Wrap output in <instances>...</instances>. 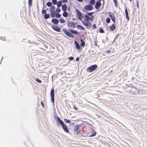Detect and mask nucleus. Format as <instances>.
Segmentation results:
<instances>
[{
	"mask_svg": "<svg viewBox=\"0 0 147 147\" xmlns=\"http://www.w3.org/2000/svg\"><path fill=\"white\" fill-rule=\"evenodd\" d=\"M62 31L66 36L72 38L74 37V34L77 35L79 33L77 30L72 29H67L63 28L62 29Z\"/></svg>",
	"mask_w": 147,
	"mask_h": 147,
	"instance_id": "nucleus-1",
	"label": "nucleus"
},
{
	"mask_svg": "<svg viewBox=\"0 0 147 147\" xmlns=\"http://www.w3.org/2000/svg\"><path fill=\"white\" fill-rule=\"evenodd\" d=\"M85 40L82 39H80V40L81 42L80 43V45H79V43L76 40L74 41V43H75L76 49L79 51L81 50L80 46L83 48L84 47L85 45V42L84 41Z\"/></svg>",
	"mask_w": 147,
	"mask_h": 147,
	"instance_id": "nucleus-2",
	"label": "nucleus"
},
{
	"mask_svg": "<svg viewBox=\"0 0 147 147\" xmlns=\"http://www.w3.org/2000/svg\"><path fill=\"white\" fill-rule=\"evenodd\" d=\"M98 65L96 64H94L89 66L86 69V71L89 73H92L96 70L98 68Z\"/></svg>",
	"mask_w": 147,
	"mask_h": 147,
	"instance_id": "nucleus-3",
	"label": "nucleus"
},
{
	"mask_svg": "<svg viewBox=\"0 0 147 147\" xmlns=\"http://www.w3.org/2000/svg\"><path fill=\"white\" fill-rule=\"evenodd\" d=\"M46 21L47 24L49 25H52L51 28L57 32H61V28L59 26V27H58L57 25H53L51 23H48L47 20H46Z\"/></svg>",
	"mask_w": 147,
	"mask_h": 147,
	"instance_id": "nucleus-4",
	"label": "nucleus"
},
{
	"mask_svg": "<svg viewBox=\"0 0 147 147\" xmlns=\"http://www.w3.org/2000/svg\"><path fill=\"white\" fill-rule=\"evenodd\" d=\"M76 11L78 19L82 21L84 17V14L81 13L78 9H76Z\"/></svg>",
	"mask_w": 147,
	"mask_h": 147,
	"instance_id": "nucleus-5",
	"label": "nucleus"
},
{
	"mask_svg": "<svg viewBox=\"0 0 147 147\" xmlns=\"http://www.w3.org/2000/svg\"><path fill=\"white\" fill-rule=\"evenodd\" d=\"M50 96L51 98V101L53 104L54 105L55 103V93H54V89L52 87L51 90L50 92Z\"/></svg>",
	"mask_w": 147,
	"mask_h": 147,
	"instance_id": "nucleus-6",
	"label": "nucleus"
},
{
	"mask_svg": "<svg viewBox=\"0 0 147 147\" xmlns=\"http://www.w3.org/2000/svg\"><path fill=\"white\" fill-rule=\"evenodd\" d=\"M55 118L57 125L59 124L61 126L64 123L63 121L59 117L57 116L56 118L55 117Z\"/></svg>",
	"mask_w": 147,
	"mask_h": 147,
	"instance_id": "nucleus-7",
	"label": "nucleus"
},
{
	"mask_svg": "<svg viewBox=\"0 0 147 147\" xmlns=\"http://www.w3.org/2000/svg\"><path fill=\"white\" fill-rule=\"evenodd\" d=\"M84 8L85 10L87 11H91L93 9L94 7L92 5L89 4L85 6Z\"/></svg>",
	"mask_w": 147,
	"mask_h": 147,
	"instance_id": "nucleus-8",
	"label": "nucleus"
},
{
	"mask_svg": "<svg viewBox=\"0 0 147 147\" xmlns=\"http://www.w3.org/2000/svg\"><path fill=\"white\" fill-rule=\"evenodd\" d=\"M127 86H128V87L133 88L136 90L135 92L138 93L139 94H140V91L138 90V89L137 88L134 86L132 84H129L127 85Z\"/></svg>",
	"mask_w": 147,
	"mask_h": 147,
	"instance_id": "nucleus-9",
	"label": "nucleus"
},
{
	"mask_svg": "<svg viewBox=\"0 0 147 147\" xmlns=\"http://www.w3.org/2000/svg\"><path fill=\"white\" fill-rule=\"evenodd\" d=\"M83 25L85 26L86 28L89 29L92 27V24L90 22L86 23H83Z\"/></svg>",
	"mask_w": 147,
	"mask_h": 147,
	"instance_id": "nucleus-10",
	"label": "nucleus"
},
{
	"mask_svg": "<svg viewBox=\"0 0 147 147\" xmlns=\"http://www.w3.org/2000/svg\"><path fill=\"white\" fill-rule=\"evenodd\" d=\"M109 16L111 18L112 21L114 23H115V16L114 14L112 13L109 12Z\"/></svg>",
	"mask_w": 147,
	"mask_h": 147,
	"instance_id": "nucleus-11",
	"label": "nucleus"
},
{
	"mask_svg": "<svg viewBox=\"0 0 147 147\" xmlns=\"http://www.w3.org/2000/svg\"><path fill=\"white\" fill-rule=\"evenodd\" d=\"M101 1H100L99 0H98L96 3L95 8L96 9H98L101 6Z\"/></svg>",
	"mask_w": 147,
	"mask_h": 147,
	"instance_id": "nucleus-12",
	"label": "nucleus"
},
{
	"mask_svg": "<svg viewBox=\"0 0 147 147\" xmlns=\"http://www.w3.org/2000/svg\"><path fill=\"white\" fill-rule=\"evenodd\" d=\"M61 126L65 132L68 133H69V131L68 129V127L65 123L61 125Z\"/></svg>",
	"mask_w": 147,
	"mask_h": 147,
	"instance_id": "nucleus-13",
	"label": "nucleus"
},
{
	"mask_svg": "<svg viewBox=\"0 0 147 147\" xmlns=\"http://www.w3.org/2000/svg\"><path fill=\"white\" fill-rule=\"evenodd\" d=\"M51 22L54 24L53 25H57L59 23V20L56 18H53L51 20Z\"/></svg>",
	"mask_w": 147,
	"mask_h": 147,
	"instance_id": "nucleus-14",
	"label": "nucleus"
},
{
	"mask_svg": "<svg viewBox=\"0 0 147 147\" xmlns=\"http://www.w3.org/2000/svg\"><path fill=\"white\" fill-rule=\"evenodd\" d=\"M92 133H88V136L89 137L94 136L96 134V131L93 129H92Z\"/></svg>",
	"mask_w": 147,
	"mask_h": 147,
	"instance_id": "nucleus-15",
	"label": "nucleus"
},
{
	"mask_svg": "<svg viewBox=\"0 0 147 147\" xmlns=\"http://www.w3.org/2000/svg\"><path fill=\"white\" fill-rule=\"evenodd\" d=\"M67 26L69 28H75L73 22L72 21L69 22L68 21H67Z\"/></svg>",
	"mask_w": 147,
	"mask_h": 147,
	"instance_id": "nucleus-16",
	"label": "nucleus"
},
{
	"mask_svg": "<svg viewBox=\"0 0 147 147\" xmlns=\"http://www.w3.org/2000/svg\"><path fill=\"white\" fill-rule=\"evenodd\" d=\"M116 26L115 24L114 23H113L111 25L109 26V29H110L111 31H113L115 30L116 28Z\"/></svg>",
	"mask_w": 147,
	"mask_h": 147,
	"instance_id": "nucleus-17",
	"label": "nucleus"
},
{
	"mask_svg": "<svg viewBox=\"0 0 147 147\" xmlns=\"http://www.w3.org/2000/svg\"><path fill=\"white\" fill-rule=\"evenodd\" d=\"M81 125L80 124H78L76 125L75 126L74 128V132H75L79 129H80L81 128Z\"/></svg>",
	"mask_w": 147,
	"mask_h": 147,
	"instance_id": "nucleus-18",
	"label": "nucleus"
},
{
	"mask_svg": "<svg viewBox=\"0 0 147 147\" xmlns=\"http://www.w3.org/2000/svg\"><path fill=\"white\" fill-rule=\"evenodd\" d=\"M76 27L78 29L80 30H85V29L84 27L82 25L78 24L76 26Z\"/></svg>",
	"mask_w": 147,
	"mask_h": 147,
	"instance_id": "nucleus-19",
	"label": "nucleus"
},
{
	"mask_svg": "<svg viewBox=\"0 0 147 147\" xmlns=\"http://www.w3.org/2000/svg\"><path fill=\"white\" fill-rule=\"evenodd\" d=\"M67 8V5L65 4H64L62 5L61 7L62 10L63 11H66Z\"/></svg>",
	"mask_w": 147,
	"mask_h": 147,
	"instance_id": "nucleus-20",
	"label": "nucleus"
},
{
	"mask_svg": "<svg viewBox=\"0 0 147 147\" xmlns=\"http://www.w3.org/2000/svg\"><path fill=\"white\" fill-rule=\"evenodd\" d=\"M50 16L51 18H54L55 17L56 15V13L55 11H53L50 12Z\"/></svg>",
	"mask_w": 147,
	"mask_h": 147,
	"instance_id": "nucleus-21",
	"label": "nucleus"
},
{
	"mask_svg": "<svg viewBox=\"0 0 147 147\" xmlns=\"http://www.w3.org/2000/svg\"><path fill=\"white\" fill-rule=\"evenodd\" d=\"M89 17H87L86 18H84L83 20L82 21V24H83V23H85L90 22V21H89Z\"/></svg>",
	"mask_w": 147,
	"mask_h": 147,
	"instance_id": "nucleus-22",
	"label": "nucleus"
},
{
	"mask_svg": "<svg viewBox=\"0 0 147 147\" xmlns=\"http://www.w3.org/2000/svg\"><path fill=\"white\" fill-rule=\"evenodd\" d=\"M50 14L47 13L44 15V18L45 19H47L50 17Z\"/></svg>",
	"mask_w": 147,
	"mask_h": 147,
	"instance_id": "nucleus-23",
	"label": "nucleus"
},
{
	"mask_svg": "<svg viewBox=\"0 0 147 147\" xmlns=\"http://www.w3.org/2000/svg\"><path fill=\"white\" fill-rule=\"evenodd\" d=\"M58 7H60L62 5V2L61 1H59L57 2V3L56 5Z\"/></svg>",
	"mask_w": 147,
	"mask_h": 147,
	"instance_id": "nucleus-24",
	"label": "nucleus"
},
{
	"mask_svg": "<svg viewBox=\"0 0 147 147\" xmlns=\"http://www.w3.org/2000/svg\"><path fill=\"white\" fill-rule=\"evenodd\" d=\"M63 16L64 17H67L68 15V13L66 11H63V12L62 13Z\"/></svg>",
	"mask_w": 147,
	"mask_h": 147,
	"instance_id": "nucleus-25",
	"label": "nucleus"
},
{
	"mask_svg": "<svg viewBox=\"0 0 147 147\" xmlns=\"http://www.w3.org/2000/svg\"><path fill=\"white\" fill-rule=\"evenodd\" d=\"M44 7L45 6H43V7L41 11V13L42 14H44V15H45V14H47V11L45 9H44Z\"/></svg>",
	"mask_w": 147,
	"mask_h": 147,
	"instance_id": "nucleus-26",
	"label": "nucleus"
},
{
	"mask_svg": "<svg viewBox=\"0 0 147 147\" xmlns=\"http://www.w3.org/2000/svg\"><path fill=\"white\" fill-rule=\"evenodd\" d=\"M95 0H90L89 1V3L90 4L92 5H94L95 3Z\"/></svg>",
	"mask_w": 147,
	"mask_h": 147,
	"instance_id": "nucleus-27",
	"label": "nucleus"
},
{
	"mask_svg": "<svg viewBox=\"0 0 147 147\" xmlns=\"http://www.w3.org/2000/svg\"><path fill=\"white\" fill-rule=\"evenodd\" d=\"M55 8V7L54 5H52L50 7V8H49L50 11V12L53 11H55L54 10Z\"/></svg>",
	"mask_w": 147,
	"mask_h": 147,
	"instance_id": "nucleus-28",
	"label": "nucleus"
},
{
	"mask_svg": "<svg viewBox=\"0 0 147 147\" xmlns=\"http://www.w3.org/2000/svg\"><path fill=\"white\" fill-rule=\"evenodd\" d=\"M59 22L61 23H64L65 22V20L63 18H60L59 19Z\"/></svg>",
	"mask_w": 147,
	"mask_h": 147,
	"instance_id": "nucleus-29",
	"label": "nucleus"
},
{
	"mask_svg": "<svg viewBox=\"0 0 147 147\" xmlns=\"http://www.w3.org/2000/svg\"><path fill=\"white\" fill-rule=\"evenodd\" d=\"M46 5L48 7H51L52 5V2L51 1L48 2L46 3Z\"/></svg>",
	"mask_w": 147,
	"mask_h": 147,
	"instance_id": "nucleus-30",
	"label": "nucleus"
},
{
	"mask_svg": "<svg viewBox=\"0 0 147 147\" xmlns=\"http://www.w3.org/2000/svg\"><path fill=\"white\" fill-rule=\"evenodd\" d=\"M99 32L101 33H103L105 32L102 28L100 27L99 28Z\"/></svg>",
	"mask_w": 147,
	"mask_h": 147,
	"instance_id": "nucleus-31",
	"label": "nucleus"
},
{
	"mask_svg": "<svg viewBox=\"0 0 147 147\" xmlns=\"http://www.w3.org/2000/svg\"><path fill=\"white\" fill-rule=\"evenodd\" d=\"M32 0H28V6L31 7L32 5Z\"/></svg>",
	"mask_w": 147,
	"mask_h": 147,
	"instance_id": "nucleus-32",
	"label": "nucleus"
},
{
	"mask_svg": "<svg viewBox=\"0 0 147 147\" xmlns=\"http://www.w3.org/2000/svg\"><path fill=\"white\" fill-rule=\"evenodd\" d=\"M52 3L53 5H56L58 2L57 0H52Z\"/></svg>",
	"mask_w": 147,
	"mask_h": 147,
	"instance_id": "nucleus-33",
	"label": "nucleus"
},
{
	"mask_svg": "<svg viewBox=\"0 0 147 147\" xmlns=\"http://www.w3.org/2000/svg\"><path fill=\"white\" fill-rule=\"evenodd\" d=\"M79 37L80 39H82L83 40H85L86 39L85 37L84 34L80 35Z\"/></svg>",
	"mask_w": 147,
	"mask_h": 147,
	"instance_id": "nucleus-34",
	"label": "nucleus"
},
{
	"mask_svg": "<svg viewBox=\"0 0 147 147\" xmlns=\"http://www.w3.org/2000/svg\"><path fill=\"white\" fill-rule=\"evenodd\" d=\"M115 4V6L116 7H118L117 1V0H113Z\"/></svg>",
	"mask_w": 147,
	"mask_h": 147,
	"instance_id": "nucleus-35",
	"label": "nucleus"
},
{
	"mask_svg": "<svg viewBox=\"0 0 147 147\" xmlns=\"http://www.w3.org/2000/svg\"><path fill=\"white\" fill-rule=\"evenodd\" d=\"M124 8L125 9V15L128 14V13L127 9L126 7V5H125L124 6Z\"/></svg>",
	"mask_w": 147,
	"mask_h": 147,
	"instance_id": "nucleus-36",
	"label": "nucleus"
},
{
	"mask_svg": "<svg viewBox=\"0 0 147 147\" xmlns=\"http://www.w3.org/2000/svg\"><path fill=\"white\" fill-rule=\"evenodd\" d=\"M61 14L59 13H56V16H55V17L56 18H59L61 17Z\"/></svg>",
	"mask_w": 147,
	"mask_h": 147,
	"instance_id": "nucleus-37",
	"label": "nucleus"
},
{
	"mask_svg": "<svg viewBox=\"0 0 147 147\" xmlns=\"http://www.w3.org/2000/svg\"><path fill=\"white\" fill-rule=\"evenodd\" d=\"M94 12H88V17H90H90H92V16H94L92 15V14L94 13Z\"/></svg>",
	"mask_w": 147,
	"mask_h": 147,
	"instance_id": "nucleus-38",
	"label": "nucleus"
},
{
	"mask_svg": "<svg viewBox=\"0 0 147 147\" xmlns=\"http://www.w3.org/2000/svg\"><path fill=\"white\" fill-rule=\"evenodd\" d=\"M64 121L66 123H71V121L69 120L66 119H64Z\"/></svg>",
	"mask_w": 147,
	"mask_h": 147,
	"instance_id": "nucleus-39",
	"label": "nucleus"
},
{
	"mask_svg": "<svg viewBox=\"0 0 147 147\" xmlns=\"http://www.w3.org/2000/svg\"><path fill=\"white\" fill-rule=\"evenodd\" d=\"M111 21L110 18L109 17H107L106 19V22L107 23H109Z\"/></svg>",
	"mask_w": 147,
	"mask_h": 147,
	"instance_id": "nucleus-40",
	"label": "nucleus"
},
{
	"mask_svg": "<svg viewBox=\"0 0 147 147\" xmlns=\"http://www.w3.org/2000/svg\"><path fill=\"white\" fill-rule=\"evenodd\" d=\"M59 7H58L56 9V13H59L61 11V9Z\"/></svg>",
	"mask_w": 147,
	"mask_h": 147,
	"instance_id": "nucleus-41",
	"label": "nucleus"
},
{
	"mask_svg": "<svg viewBox=\"0 0 147 147\" xmlns=\"http://www.w3.org/2000/svg\"><path fill=\"white\" fill-rule=\"evenodd\" d=\"M35 80L38 82L39 83H42V81H41V80H40L38 78H36L35 79Z\"/></svg>",
	"mask_w": 147,
	"mask_h": 147,
	"instance_id": "nucleus-42",
	"label": "nucleus"
},
{
	"mask_svg": "<svg viewBox=\"0 0 147 147\" xmlns=\"http://www.w3.org/2000/svg\"><path fill=\"white\" fill-rule=\"evenodd\" d=\"M92 29L93 30H95L96 28V24H94L92 26Z\"/></svg>",
	"mask_w": 147,
	"mask_h": 147,
	"instance_id": "nucleus-43",
	"label": "nucleus"
},
{
	"mask_svg": "<svg viewBox=\"0 0 147 147\" xmlns=\"http://www.w3.org/2000/svg\"><path fill=\"white\" fill-rule=\"evenodd\" d=\"M94 18V16H92V17H90L89 18V20L91 21L92 22L93 21Z\"/></svg>",
	"mask_w": 147,
	"mask_h": 147,
	"instance_id": "nucleus-44",
	"label": "nucleus"
},
{
	"mask_svg": "<svg viewBox=\"0 0 147 147\" xmlns=\"http://www.w3.org/2000/svg\"><path fill=\"white\" fill-rule=\"evenodd\" d=\"M74 59V58L73 56H71L69 57L68 59L70 61H72Z\"/></svg>",
	"mask_w": 147,
	"mask_h": 147,
	"instance_id": "nucleus-45",
	"label": "nucleus"
},
{
	"mask_svg": "<svg viewBox=\"0 0 147 147\" xmlns=\"http://www.w3.org/2000/svg\"><path fill=\"white\" fill-rule=\"evenodd\" d=\"M76 131V134L77 135H79L81 133V130L80 129L79 130H78V131Z\"/></svg>",
	"mask_w": 147,
	"mask_h": 147,
	"instance_id": "nucleus-46",
	"label": "nucleus"
},
{
	"mask_svg": "<svg viewBox=\"0 0 147 147\" xmlns=\"http://www.w3.org/2000/svg\"><path fill=\"white\" fill-rule=\"evenodd\" d=\"M126 16V18L127 21H128L129 20V16L128 14L125 15Z\"/></svg>",
	"mask_w": 147,
	"mask_h": 147,
	"instance_id": "nucleus-47",
	"label": "nucleus"
},
{
	"mask_svg": "<svg viewBox=\"0 0 147 147\" xmlns=\"http://www.w3.org/2000/svg\"><path fill=\"white\" fill-rule=\"evenodd\" d=\"M62 3H67L68 1L67 0H61Z\"/></svg>",
	"mask_w": 147,
	"mask_h": 147,
	"instance_id": "nucleus-48",
	"label": "nucleus"
},
{
	"mask_svg": "<svg viewBox=\"0 0 147 147\" xmlns=\"http://www.w3.org/2000/svg\"><path fill=\"white\" fill-rule=\"evenodd\" d=\"M121 34L119 33H118L117 34V35H116V36H115V38H114V40H115V39L117 37H119V36Z\"/></svg>",
	"mask_w": 147,
	"mask_h": 147,
	"instance_id": "nucleus-49",
	"label": "nucleus"
},
{
	"mask_svg": "<svg viewBox=\"0 0 147 147\" xmlns=\"http://www.w3.org/2000/svg\"><path fill=\"white\" fill-rule=\"evenodd\" d=\"M136 2L137 8L139 9V3H138L137 1H136Z\"/></svg>",
	"mask_w": 147,
	"mask_h": 147,
	"instance_id": "nucleus-50",
	"label": "nucleus"
},
{
	"mask_svg": "<svg viewBox=\"0 0 147 147\" xmlns=\"http://www.w3.org/2000/svg\"><path fill=\"white\" fill-rule=\"evenodd\" d=\"M73 108L75 110H77L78 109L77 107L74 105L73 106Z\"/></svg>",
	"mask_w": 147,
	"mask_h": 147,
	"instance_id": "nucleus-51",
	"label": "nucleus"
},
{
	"mask_svg": "<svg viewBox=\"0 0 147 147\" xmlns=\"http://www.w3.org/2000/svg\"><path fill=\"white\" fill-rule=\"evenodd\" d=\"M41 105L42 106V107H45V105H44V103L42 101H41Z\"/></svg>",
	"mask_w": 147,
	"mask_h": 147,
	"instance_id": "nucleus-52",
	"label": "nucleus"
},
{
	"mask_svg": "<svg viewBox=\"0 0 147 147\" xmlns=\"http://www.w3.org/2000/svg\"><path fill=\"white\" fill-rule=\"evenodd\" d=\"M80 57H77L76 59V61H79L80 60Z\"/></svg>",
	"mask_w": 147,
	"mask_h": 147,
	"instance_id": "nucleus-53",
	"label": "nucleus"
},
{
	"mask_svg": "<svg viewBox=\"0 0 147 147\" xmlns=\"http://www.w3.org/2000/svg\"><path fill=\"white\" fill-rule=\"evenodd\" d=\"M0 39L3 40H5V38L3 37H0Z\"/></svg>",
	"mask_w": 147,
	"mask_h": 147,
	"instance_id": "nucleus-54",
	"label": "nucleus"
},
{
	"mask_svg": "<svg viewBox=\"0 0 147 147\" xmlns=\"http://www.w3.org/2000/svg\"><path fill=\"white\" fill-rule=\"evenodd\" d=\"M73 23H74V24L75 27V28L76 27V26L78 24V23L76 22H73Z\"/></svg>",
	"mask_w": 147,
	"mask_h": 147,
	"instance_id": "nucleus-55",
	"label": "nucleus"
},
{
	"mask_svg": "<svg viewBox=\"0 0 147 147\" xmlns=\"http://www.w3.org/2000/svg\"><path fill=\"white\" fill-rule=\"evenodd\" d=\"M88 13H87L86 14H85L84 15V18H86L87 17H88Z\"/></svg>",
	"mask_w": 147,
	"mask_h": 147,
	"instance_id": "nucleus-56",
	"label": "nucleus"
},
{
	"mask_svg": "<svg viewBox=\"0 0 147 147\" xmlns=\"http://www.w3.org/2000/svg\"><path fill=\"white\" fill-rule=\"evenodd\" d=\"M77 1H78L79 2H82L83 1V0H76Z\"/></svg>",
	"mask_w": 147,
	"mask_h": 147,
	"instance_id": "nucleus-57",
	"label": "nucleus"
},
{
	"mask_svg": "<svg viewBox=\"0 0 147 147\" xmlns=\"http://www.w3.org/2000/svg\"><path fill=\"white\" fill-rule=\"evenodd\" d=\"M111 51V50H108L107 52V53H109Z\"/></svg>",
	"mask_w": 147,
	"mask_h": 147,
	"instance_id": "nucleus-58",
	"label": "nucleus"
},
{
	"mask_svg": "<svg viewBox=\"0 0 147 147\" xmlns=\"http://www.w3.org/2000/svg\"><path fill=\"white\" fill-rule=\"evenodd\" d=\"M70 7H69L68 8H67V11H70Z\"/></svg>",
	"mask_w": 147,
	"mask_h": 147,
	"instance_id": "nucleus-59",
	"label": "nucleus"
},
{
	"mask_svg": "<svg viewBox=\"0 0 147 147\" xmlns=\"http://www.w3.org/2000/svg\"><path fill=\"white\" fill-rule=\"evenodd\" d=\"M94 45L95 46H96L97 45V43L96 42H94Z\"/></svg>",
	"mask_w": 147,
	"mask_h": 147,
	"instance_id": "nucleus-60",
	"label": "nucleus"
},
{
	"mask_svg": "<svg viewBox=\"0 0 147 147\" xmlns=\"http://www.w3.org/2000/svg\"><path fill=\"white\" fill-rule=\"evenodd\" d=\"M3 57H2L1 59V63H0V64H1V63L3 60Z\"/></svg>",
	"mask_w": 147,
	"mask_h": 147,
	"instance_id": "nucleus-61",
	"label": "nucleus"
},
{
	"mask_svg": "<svg viewBox=\"0 0 147 147\" xmlns=\"http://www.w3.org/2000/svg\"><path fill=\"white\" fill-rule=\"evenodd\" d=\"M72 20H73V21H74L75 20H76V18H72Z\"/></svg>",
	"mask_w": 147,
	"mask_h": 147,
	"instance_id": "nucleus-62",
	"label": "nucleus"
},
{
	"mask_svg": "<svg viewBox=\"0 0 147 147\" xmlns=\"http://www.w3.org/2000/svg\"><path fill=\"white\" fill-rule=\"evenodd\" d=\"M96 115L99 118L100 117V116H99L98 115Z\"/></svg>",
	"mask_w": 147,
	"mask_h": 147,
	"instance_id": "nucleus-63",
	"label": "nucleus"
},
{
	"mask_svg": "<svg viewBox=\"0 0 147 147\" xmlns=\"http://www.w3.org/2000/svg\"><path fill=\"white\" fill-rule=\"evenodd\" d=\"M43 6H45V3H44V1H43Z\"/></svg>",
	"mask_w": 147,
	"mask_h": 147,
	"instance_id": "nucleus-64",
	"label": "nucleus"
}]
</instances>
